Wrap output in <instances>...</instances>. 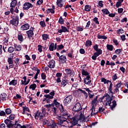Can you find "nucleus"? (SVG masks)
I'll return each mask as SVG.
<instances>
[{
	"label": "nucleus",
	"mask_w": 128,
	"mask_h": 128,
	"mask_svg": "<svg viewBox=\"0 0 128 128\" xmlns=\"http://www.w3.org/2000/svg\"><path fill=\"white\" fill-rule=\"evenodd\" d=\"M42 38L43 40H48V35L47 34H43L42 35Z\"/></svg>",
	"instance_id": "e433bc0d"
},
{
	"label": "nucleus",
	"mask_w": 128,
	"mask_h": 128,
	"mask_svg": "<svg viewBox=\"0 0 128 128\" xmlns=\"http://www.w3.org/2000/svg\"><path fill=\"white\" fill-rule=\"evenodd\" d=\"M15 48H16V52H20L22 50V46L20 45L14 46Z\"/></svg>",
	"instance_id": "79ce46f5"
},
{
	"label": "nucleus",
	"mask_w": 128,
	"mask_h": 128,
	"mask_svg": "<svg viewBox=\"0 0 128 128\" xmlns=\"http://www.w3.org/2000/svg\"><path fill=\"white\" fill-rule=\"evenodd\" d=\"M106 46L108 50H110V52H112V50H114V46L112 44H108Z\"/></svg>",
	"instance_id": "cd10ccee"
},
{
	"label": "nucleus",
	"mask_w": 128,
	"mask_h": 128,
	"mask_svg": "<svg viewBox=\"0 0 128 128\" xmlns=\"http://www.w3.org/2000/svg\"><path fill=\"white\" fill-rule=\"evenodd\" d=\"M92 104V108L91 110L92 112H94V110H96V106L98 104V96H96L95 98L91 102Z\"/></svg>",
	"instance_id": "1a4fd4ad"
},
{
	"label": "nucleus",
	"mask_w": 128,
	"mask_h": 128,
	"mask_svg": "<svg viewBox=\"0 0 128 128\" xmlns=\"http://www.w3.org/2000/svg\"><path fill=\"white\" fill-rule=\"evenodd\" d=\"M46 12L48 14H50V12H51V14H54V10L52 8H49L46 10Z\"/></svg>",
	"instance_id": "de8ad7c7"
},
{
	"label": "nucleus",
	"mask_w": 128,
	"mask_h": 128,
	"mask_svg": "<svg viewBox=\"0 0 128 128\" xmlns=\"http://www.w3.org/2000/svg\"><path fill=\"white\" fill-rule=\"evenodd\" d=\"M104 112V107H100L98 108V112H100V114H102Z\"/></svg>",
	"instance_id": "3c124183"
},
{
	"label": "nucleus",
	"mask_w": 128,
	"mask_h": 128,
	"mask_svg": "<svg viewBox=\"0 0 128 128\" xmlns=\"http://www.w3.org/2000/svg\"><path fill=\"white\" fill-rule=\"evenodd\" d=\"M81 110L82 107L80 102L76 103L73 108L74 112H80Z\"/></svg>",
	"instance_id": "9d476101"
},
{
	"label": "nucleus",
	"mask_w": 128,
	"mask_h": 128,
	"mask_svg": "<svg viewBox=\"0 0 128 128\" xmlns=\"http://www.w3.org/2000/svg\"><path fill=\"white\" fill-rule=\"evenodd\" d=\"M105 106H110L112 110H114V108H116V100H113L112 102V98L110 97V94H105Z\"/></svg>",
	"instance_id": "7ed1b4c3"
},
{
	"label": "nucleus",
	"mask_w": 128,
	"mask_h": 128,
	"mask_svg": "<svg viewBox=\"0 0 128 128\" xmlns=\"http://www.w3.org/2000/svg\"><path fill=\"white\" fill-rule=\"evenodd\" d=\"M104 98H106V94H104V96H102V98H100L99 99V102H104Z\"/></svg>",
	"instance_id": "69168bd1"
},
{
	"label": "nucleus",
	"mask_w": 128,
	"mask_h": 128,
	"mask_svg": "<svg viewBox=\"0 0 128 128\" xmlns=\"http://www.w3.org/2000/svg\"><path fill=\"white\" fill-rule=\"evenodd\" d=\"M122 49H117L115 50V52L117 54H120V52H122Z\"/></svg>",
	"instance_id": "5fc2aeb1"
},
{
	"label": "nucleus",
	"mask_w": 128,
	"mask_h": 128,
	"mask_svg": "<svg viewBox=\"0 0 128 128\" xmlns=\"http://www.w3.org/2000/svg\"><path fill=\"white\" fill-rule=\"evenodd\" d=\"M65 72L67 74H69L70 78H72L73 76H74V72L72 70L70 69V68L66 69Z\"/></svg>",
	"instance_id": "ddd939ff"
},
{
	"label": "nucleus",
	"mask_w": 128,
	"mask_h": 128,
	"mask_svg": "<svg viewBox=\"0 0 128 128\" xmlns=\"http://www.w3.org/2000/svg\"><path fill=\"white\" fill-rule=\"evenodd\" d=\"M58 120V124L60 126L61 128H72L74 126H76L78 121L84 122L86 120V117L84 115L82 114V112H80V116H76L70 118L69 122L66 120L68 119L63 118H57Z\"/></svg>",
	"instance_id": "f257e3e1"
},
{
	"label": "nucleus",
	"mask_w": 128,
	"mask_h": 128,
	"mask_svg": "<svg viewBox=\"0 0 128 128\" xmlns=\"http://www.w3.org/2000/svg\"><path fill=\"white\" fill-rule=\"evenodd\" d=\"M52 112H54V116H56H56H58L56 114L58 112V108L56 107H53L52 108Z\"/></svg>",
	"instance_id": "bb28decb"
},
{
	"label": "nucleus",
	"mask_w": 128,
	"mask_h": 128,
	"mask_svg": "<svg viewBox=\"0 0 128 128\" xmlns=\"http://www.w3.org/2000/svg\"><path fill=\"white\" fill-rule=\"evenodd\" d=\"M101 82H104V84H108V82H110V80H106V78H101Z\"/></svg>",
	"instance_id": "2f4dec72"
},
{
	"label": "nucleus",
	"mask_w": 128,
	"mask_h": 128,
	"mask_svg": "<svg viewBox=\"0 0 128 128\" xmlns=\"http://www.w3.org/2000/svg\"><path fill=\"white\" fill-rule=\"evenodd\" d=\"M120 38L122 40V42H124V40H126V35L123 34L122 36H120Z\"/></svg>",
	"instance_id": "e2e57ef3"
},
{
	"label": "nucleus",
	"mask_w": 128,
	"mask_h": 128,
	"mask_svg": "<svg viewBox=\"0 0 128 128\" xmlns=\"http://www.w3.org/2000/svg\"><path fill=\"white\" fill-rule=\"evenodd\" d=\"M48 64V67L50 68H54L56 66V62L54 60L50 61Z\"/></svg>",
	"instance_id": "f3484780"
},
{
	"label": "nucleus",
	"mask_w": 128,
	"mask_h": 128,
	"mask_svg": "<svg viewBox=\"0 0 128 128\" xmlns=\"http://www.w3.org/2000/svg\"><path fill=\"white\" fill-rule=\"evenodd\" d=\"M46 114V108H42V110L37 111L35 114V118L42 122L43 124H46V126H51V128H56V124L52 120L48 121V120H44Z\"/></svg>",
	"instance_id": "f03ea898"
},
{
	"label": "nucleus",
	"mask_w": 128,
	"mask_h": 128,
	"mask_svg": "<svg viewBox=\"0 0 128 128\" xmlns=\"http://www.w3.org/2000/svg\"><path fill=\"white\" fill-rule=\"evenodd\" d=\"M44 96L46 98H49V100H52L54 98V96H51L50 94L44 95Z\"/></svg>",
	"instance_id": "49530a36"
},
{
	"label": "nucleus",
	"mask_w": 128,
	"mask_h": 128,
	"mask_svg": "<svg viewBox=\"0 0 128 128\" xmlns=\"http://www.w3.org/2000/svg\"><path fill=\"white\" fill-rule=\"evenodd\" d=\"M18 40H20V42H22L24 40L22 34L21 33L18 34Z\"/></svg>",
	"instance_id": "a19ab883"
},
{
	"label": "nucleus",
	"mask_w": 128,
	"mask_h": 128,
	"mask_svg": "<svg viewBox=\"0 0 128 128\" xmlns=\"http://www.w3.org/2000/svg\"><path fill=\"white\" fill-rule=\"evenodd\" d=\"M102 12L104 14H110V11H108V10L105 8L102 10Z\"/></svg>",
	"instance_id": "4c0bfd02"
},
{
	"label": "nucleus",
	"mask_w": 128,
	"mask_h": 128,
	"mask_svg": "<svg viewBox=\"0 0 128 128\" xmlns=\"http://www.w3.org/2000/svg\"><path fill=\"white\" fill-rule=\"evenodd\" d=\"M97 38L98 40H106L108 37L106 36H102L100 34H98Z\"/></svg>",
	"instance_id": "7c9ffc66"
},
{
	"label": "nucleus",
	"mask_w": 128,
	"mask_h": 128,
	"mask_svg": "<svg viewBox=\"0 0 128 128\" xmlns=\"http://www.w3.org/2000/svg\"><path fill=\"white\" fill-rule=\"evenodd\" d=\"M61 28V30H58V31L60 34H62V32H68V30L66 27L64 26H62Z\"/></svg>",
	"instance_id": "2eb2a0df"
},
{
	"label": "nucleus",
	"mask_w": 128,
	"mask_h": 128,
	"mask_svg": "<svg viewBox=\"0 0 128 128\" xmlns=\"http://www.w3.org/2000/svg\"><path fill=\"white\" fill-rule=\"evenodd\" d=\"M16 0H13L10 3V8H14L16 5Z\"/></svg>",
	"instance_id": "72a5a7b5"
},
{
	"label": "nucleus",
	"mask_w": 128,
	"mask_h": 128,
	"mask_svg": "<svg viewBox=\"0 0 128 128\" xmlns=\"http://www.w3.org/2000/svg\"><path fill=\"white\" fill-rule=\"evenodd\" d=\"M58 60L60 62L66 64V57L65 56L62 55L60 56Z\"/></svg>",
	"instance_id": "4468645a"
},
{
	"label": "nucleus",
	"mask_w": 128,
	"mask_h": 128,
	"mask_svg": "<svg viewBox=\"0 0 128 128\" xmlns=\"http://www.w3.org/2000/svg\"><path fill=\"white\" fill-rule=\"evenodd\" d=\"M92 44V42L90 40H86L85 44V46L87 48H88V46H90Z\"/></svg>",
	"instance_id": "c756f323"
},
{
	"label": "nucleus",
	"mask_w": 128,
	"mask_h": 128,
	"mask_svg": "<svg viewBox=\"0 0 128 128\" xmlns=\"http://www.w3.org/2000/svg\"><path fill=\"white\" fill-rule=\"evenodd\" d=\"M90 76H88L84 79V84H90V82H92V80H90Z\"/></svg>",
	"instance_id": "dca6fc26"
},
{
	"label": "nucleus",
	"mask_w": 128,
	"mask_h": 128,
	"mask_svg": "<svg viewBox=\"0 0 128 128\" xmlns=\"http://www.w3.org/2000/svg\"><path fill=\"white\" fill-rule=\"evenodd\" d=\"M5 112L7 114H12V110L10 108H7L5 110Z\"/></svg>",
	"instance_id": "ea45409f"
},
{
	"label": "nucleus",
	"mask_w": 128,
	"mask_h": 128,
	"mask_svg": "<svg viewBox=\"0 0 128 128\" xmlns=\"http://www.w3.org/2000/svg\"><path fill=\"white\" fill-rule=\"evenodd\" d=\"M102 54V50L100 49H98V51H96L94 54L96 58H98V56Z\"/></svg>",
	"instance_id": "a878e982"
},
{
	"label": "nucleus",
	"mask_w": 128,
	"mask_h": 128,
	"mask_svg": "<svg viewBox=\"0 0 128 128\" xmlns=\"http://www.w3.org/2000/svg\"><path fill=\"white\" fill-rule=\"evenodd\" d=\"M0 116H6V112L4 110H2L0 112Z\"/></svg>",
	"instance_id": "bf43d9fd"
},
{
	"label": "nucleus",
	"mask_w": 128,
	"mask_h": 128,
	"mask_svg": "<svg viewBox=\"0 0 128 128\" xmlns=\"http://www.w3.org/2000/svg\"><path fill=\"white\" fill-rule=\"evenodd\" d=\"M38 50L40 52H42V45H38Z\"/></svg>",
	"instance_id": "864d4df0"
},
{
	"label": "nucleus",
	"mask_w": 128,
	"mask_h": 128,
	"mask_svg": "<svg viewBox=\"0 0 128 128\" xmlns=\"http://www.w3.org/2000/svg\"><path fill=\"white\" fill-rule=\"evenodd\" d=\"M14 128H22V125L20 124V120H16L14 124Z\"/></svg>",
	"instance_id": "4be33fe9"
},
{
	"label": "nucleus",
	"mask_w": 128,
	"mask_h": 128,
	"mask_svg": "<svg viewBox=\"0 0 128 128\" xmlns=\"http://www.w3.org/2000/svg\"><path fill=\"white\" fill-rule=\"evenodd\" d=\"M68 84V80L64 78L62 80L61 85L62 86H63V88H64V86H66V84Z\"/></svg>",
	"instance_id": "412c9836"
},
{
	"label": "nucleus",
	"mask_w": 128,
	"mask_h": 128,
	"mask_svg": "<svg viewBox=\"0 0 128 128\" xmlns=\"http://www.w3.org/2000/svg\"><path fill=\"white\" fill-rule=\"evenodd\" d=\"M93 21L94 22H95V24H100V22H98V18L95 17L94 19H93Z\"/></svg>",
	"instance_id": "09e8293b"
},
{
	"label": "nucleus",
	"mask_w": 128,
	"mask_h": 128,
	"mask_svg": "<svg viewBox=\"0 0 128 128\" xmlns=\"http://www.w3.org/2000/svg\"><path fill=\"white\" fill-rule=\"evenodd\" d=\"M56 6L58 8H62V6H64V1H62V0H57Z\"/></svg>",
	"instance_id": "aec40b11"
},
{
	"label": "nucleus",
	"mask_w": 128,
	"mask_h": 128,
	"mask_svg": "<svg viewBox=\"0 0 128 128\" xmlns=\"http://www.w3.org/2000/svg\"><path fill=\"white\" fill-rule=\"evenodd\" d=\"M4 44L5 46H8V35H6L4 37Z\"/></svg>",
	"instance_id": "b1692460"
},
{
	"label": "nucleus",
	"mask_w": 128,
	"mask_h": 128,
	"mask_svg": "<svg viewBox=\"0 0 128 128\" xmlns=\"http://www.w3.org/2000/svg\"><path fill=\"white\" fill-rule=\"evenodd\" d=\"M104 2L102 0H100L98 2V6H100V8H102L104 6Z\"/></svg>",
	"instance_id": "052dcab7"
},
{
	"label": "nucleus",
	"mask_w": 128,
	"mask_h": 128,
	"mask_svg": "<svg viewBox=\"0 0 128 128\" xmlns=\"http://www.w3.org/2000/svg\"><path fill=\"white\" fill-rule=\"evenodd\" d=\"M42 2H44L43 0H38L37 2V4H38V6H40V4H42Z\"/></svg>",
	"instance_id": "338daca9"
},
{
	"label": "nucleus",
	"mask_w": 128,
	"mask_h": 128,
	"mask_svg": "<svg viewBox=\"0 0 128 128\" xmlns=\"http://www.w3.org/2000/svg\"><path fill=\"white\" fill-rule=\"evenodd\" d=\"M32 6H34L30 2H26L23 5V8L24 10H29V8H32Z\"/></svg>",
	"instance_id": "9b49d317"
},
{
	"label": "nucleus",
	"mask_w": 128,
	"mask_h": 128,
	"mask_svg": "<svg viewBox=\"0 0 128 128\" xmlns=\"http://www.w3.org/2000/svg\"><path fill=\"white\" fill-rule=\"evenodd\" d=\"M18 16H16L12 18V19L10 21V24L12 26H17L18 24Z\"/></svg>",
	"instance_id": "423d86ee"
},
{
	"label": "nucleus",
	"mask_w": 128,
	"mask_h": 128,
	"mask_svg": "<svg viewBox=\"0 0 128 128\" xmlns=\"http://www.w3.org/2000/svg\"><path fill=\"white\" fill-rule=\"evenodd\" d=\"M112 80H118V76L116 75V74H115L112 76Z\"/></svg>",
	"instance_id": "6e6d98bb"
},
{
	"label": "nucleus",
	"mask_w": 128,
	"mask_h": 128,
	"mask_svg": "<svg viewBox=\"0 0 128 128\" xmlns=\"http://www.w3.org/2000/svg\"><path fill=\"white\" fill-rule=\"evenodd\" d=\"M124 12V8H118V14H122Z\"/></svg>",
	"instance_id": "0e129e2a"
},
{
	"label": "nucleus",
	"mask_w": 128,
	"mask_h": 128,
	"mask_svg": "<svg viewBox=\"0 0 128 128\" xmlns=\"http://www.w3.org/2000/svg\"><path fill=\"white\" fill-rule=\"evenodd\" d=\"M90 8H91L90 6L86 5L84 7V10H86V12H90Z\"/></svg>",
	"instance_id": "f704fd0d"
},
{
	"label": "nucleus",
	"mask_w": 128,
	"mask_h": 128,
	"mask_svg": "<svg viewBox=\"0 0 128 128\" xmlns=\"http://www.w3.org/2000/svg\"><path fill=\"white\" fill-rule=\"evenodd\" d=\"M15 115L14 114H11L9 118L10 120H14V118Z\"/></svg>",
	"instance_id": "774afa93"
},
{
	"label": "nucleus",
	"mask_w": 128,
	"mask_h": 128,
	"mask_svg": "<svg viewBox=\"0 0 128 128\" xmlns=\"http://www.w3.org/2000/svg\"><path fill=\"white\" fill-rule=\"evenodd\" d=\"M40 24L41 28H44L46 26V22H44V21H40Z\"/></svg>",
	"instance_id": "a18cd8bd"
},
{
	"label": "nucleus",
	"mask_w": 128,
	"mask_h": 128,
	"mask_svg": "<svg viewBox=\"0 0 128 128\" xmlns=\"http://www.w3.org/2000/svg\"><path fill=\"white\" fill-rule=\"evenodd\" d=\"M29 88L32 90H35L36 88V84H31Z\"/></svg>",
	"instance_id": "473e14b6"
},
{
	"label": "nucleus",
	"mask_w": 128,
	"mask_h": 128,
	"mask_svg": "<svg viewBox=\"0 0 128 128\" xmlns=\"http://www.w3.org/2000/svg\"><path fill=\"white\" fill-rule=\"evenodd\" d=\"M4 124L6 125L8 128H14V124L12 121L10 119H6L4 120Z\"/></svg>",
	"instance_id": "0eeeda50"
},
{
	"label": "nucleus",
	"mask_w": 128,
	"mask_h": 128,
	"mask_svg": "<svg viewBox=\"0 0 128 128\" xmlns=\"http://www.w3.org/2000/svg\"><path fill=\"white\" fill-rule=\"evenodd\" d=\"M124 30H122V28H120L117 30V34H124Z\"/></svg>",
	"instance_id": "8fccbe9b"
},
{
	"label": "nucleus",
	"mask_w": 128,
	"mask_h": 128,
	"mask_svg": "<svg viewBox=\"0 0 128 128\" xmlns=\"http://www.w3.org/2000/svg\"><path fill=\"white\" fill-rule=\"evenodd\" d=\"M6 94H4L0 95V98L1 100H6Z\"/></svg>",
	"instance_id": "c03bdc74"
},
{
	"label": "nucleus",
	"mask_w": 128,
	"mask_h": 128,
	"mask_svg": "<svg viewBox=\"0 0 128 128\" xmlns=\"http://www.w3.org/2000/svg\"><path fill=\"white\" fill-rule=\"evenodd\" d=\"M18 84V80H12L9 82V86H16Z\"/></svg>",
	"instance_id": "5701e85b"
},
{
	"label": "nucleus",
	"mask_w": 128,
	"mask_h": 128,
	"mask_svg": "<svg viewBox=\"0 0 128 128\" xmlns=\"http://www.w3.org/2000/svg\"><path fill=\"white\" fill-rule=\"evenodd\" d=\"M54 43H52L49 46V50L50 52H54Z\"/></svg>",
	"instance_id": "c9c22d12"
},
{
	"label": "nucleus",
	"mask_w": 128,
	"mask_h": 128,
	"mask_svg": "<svg viewBox=\"0 0 128 128\" xmlns=\"http://www.w3.org/2000/svg\"><path fill=\"white\" fill-rule=\"evenodd\" d=\"M20 58H15L14 62H15L16 66L14 68V70H18V66L19 64L18 62H20Z\"/></svg>",
	"instance_id": "393cba45"
},
{
	"label": "nucleus",
	"mask_w": 128,
	"mask_h": 128,
	"mask_svg": "<svg viewBox=\"0 0 128 128\" xmlns=\"http://www.w3.org/2000/svg\"><path fill=\"white\" fill-rule=\"evenodd\" d=\"M124 84V83L120 81H118V83L114 86V92L116 94H118L120 92V90L119 88H122V86Z\"/></svg>",
	"instance_id": "39448f33"
},
{
	"label": "nucleus",
	"mask_w": 128,
	"mask_h": 128,
	"mask_svg": "<svg viewBox=\"0 0 128 128\" xmlns=\"http://www.w3.org/2000/svg\"><path fill=\"white\" fill-rule=\"evenodd\" d=\"M110 82L109 86V88H108L109 93L112 94H112H114V92H112V82Z\"/></svg>",
	"instance_id": "c85d7f7f"
},
{
	"label": "nucleus",
	"mask_w": 128,
	"mask_h": 128,
	"mask_svg": "<svg viewBox=\"0 0 128 128\" xmlns=\"http://www.w3.org/2000/svg\"><path fill=\"white\" fill-rule=\"evenodd\" d=\"M60 112V115L56 116V118H63L66 119L68 118V114L66 110L64 109V106H61Z\"/></svg>",
	"instance_id": "20e7f679"
},
{
	"label": "nucleus",
	"mask_w": 128,
	"mask_h": 128,
	"mask_svg": "<svg viewBox=\"0 0 128 128\" xmlns=\"http://www.w3.org/2000/svg\"><path fill=\"white\" fill-rule=\"evenodd\" d=\"M34 28H31L29 30L26 32V34L29 40H32V38L34 36Z\"/></svg>",
	"instance_id": "6e6552de"
},
{
	"label": "nucleus",
	"mask_w": 128,
	"mask_h": 128,
	"mask_svg": "<svg viewBox=\"0 0 128 128\" xmlns=\"http://www.w3.org/2000/svg\"><path fill=\"white\" fill-rule=\"evenodd\" d=\"M82 76H90L88 75V72L85 71L84 70H82Z\"/></svg>",
	"instance_id": "603ef678"
},
{
	"label": "nucleus",
	"mask_w": 128,
	"mask_h": 128,
	"mask_svg": "<svg viewBox=\"0 0 128 128\" xmlns=\"http://www.w3.org/2000/svg\"><path fill=\"white\" fill-rule=\"evenodd\" d=\"M40 70H37V72L35 74V76L34 77V78L35 80H36V78H38V74H40Z\"/></svg>",
	"instance_id": "4d7b16f0"
},
{
	"label": "nucleus",
	"mask_w": 128,
	"mask_h": 128,
	"mask_svg": "<svg viewBox=\"0 0 128 128\" xmlns=\"http://www.w3.org/2000/svg\"><path fill=\"white\" fill-rule=\"evenodd\" d=\"M93 48L96 50V52H98V44H96L93 46Z\"/></svg>",
	"instance_id": "680f3d73"
},
{
	"label": "nucleus",
	"mask_w": 128,
	"mask_h": 128,
	"mask_svg": "<svg viewBox=\"0 0 128 128\" xmlns=\"http://www.w3.org/2000/svg\"><path fill=\"white\" fill-rule=\"evenodd\" d=\"M8 64H14V54H12L11 57H8Z\"/></svg>",
	"instance_id": "6ab92c4d"
},
{
	"label": "nucleus",
	"mask_w": 128,
	"mask_h": 128,
	"mask_svg": "<svg viewBox=\"0 0 128 128\" xmlns=\"http://www.w3.org/2000/svg\"><path fill=\"white\" fill-rule=\"evenodd\" d=\"M54 104H55L56 106L58 108V106H60V103L58 102H57L56 100H54Z\"/></svg>",
	"instance_id": "13d9d810"
},
{
	"label": "nucleus",
	"mask_w": 128,
	"mask_h": 128,
	"mask_svg": "<svg viewBox=\"0 0 128 128\" xmlns=\"http://www.w3.org/2000/svg\"><path fill=\"white\" fill-rule=\"evenodd\" d=\"M14 48L12 46H10L8 48V52H14Z\"/></svg>",
	"instance_id": "37998d69"
},
{
	"label": "nucleus",
	"mask_w": 128,
	"mask_h": 128,
	"mask_svg": "<svg viewBox=\"0 0 128 128\" xmlns=\"http://www.w3.org/2000/svg\"><path fill=\"white\" fill-rule=\"evenodd\" d=\"M72 100V96H68L64 100V103L65 104H70Z\"/></svg>",
	"instance_id": "f8f14e48"
},
{
	"label": "nucleus",
	"mask_w": 128,
	"mask_h": 128,
	"mask_svg": "<svg viewBox=\"0 0 128 128\" xmlns=\"http://www.w3.org/2000/svg\"><path fill=\"white\" fill-rule=\"evenodd\" d=\"M30 28V24H24L21 26L22 30H26Z\"/></svg>",
	"instance_id": "a211bd4d"
},
{
	"label": "nucleus",
	"mask_w": 128,
	"mask_h": 128,
	"mask_svg": "<svg viewBox=\"0 0 128 128\" xmlns=\"http://www.w3.org/2000/svg\"><path fill=\"white\" fill-rule=\"evenodd\" d=\"M58 22L60 24H64V20L62 18V17L60 16Z\"/></svg>",
	"instance_id": "58836bf2"
}]
</instances>
